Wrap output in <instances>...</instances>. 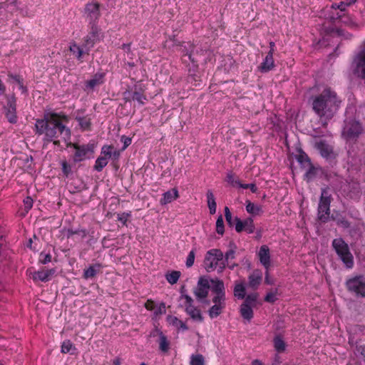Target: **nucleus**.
<instances>
[{
	"mask_svg": "<svg viewBox=\"0 0 365 365\" xmlns=\"http://www.w3.org/2000/svg\"><path fill=\"white\" fill-rule=\"evenodd\" d=\"M76 120L78 121V125L81 126V128L83 130H89L91 128V118L88 116H77L76 118Z\"/></svg>",
	"mask_w": 365,
	"mask_h": 365,
	"instance_id": "37",
	"label": "nucleus"
},
{
	"mask_svg": "<svg viewBox=\"0 0 365 365\" xmlns=\"http://www.w3.org/2000/svg\"><path fill=\"white\" fill-rule=\"evenodd\" d=\"M73 146L76 150L73 155L74 162H80L86 158L88 153L90 151L92 152V150L90 148L88 145H78L73 144Z\"/></svg>",
	"mask_w": 365,
	"mask_h": 365,
	"instance_id": "19",
	"label": "nucleus"
},
{
	"mask_svg": "<svg viewBox=\"0 0 365 365\" xmlns=\"http://www.w3.org/2000/svg\"><path fill=\"white\" fill-rule=\"evenodd\" d=\"M84 16L89 25L97 24L101 16L100 4L97 2L87 4L84 9Z\"/></svg>",
	"mask_w": 365,
	"mask_h": 365,
	"instance_id": "10",
	"label": "nucleus"
},
{
	"mask_svg": "<svg viewBox=\"0 0 365 365\" xmlns=\"http://www.w3.org/2000/svg\"><path fill=\"white\" fill-rule=\"evenodd\" d=\"M51 261V255L50 254L41 253L39 262L46 264Z\"/></svg>",
	"mask_w": 365,
	"mask_h": 365,
	"instance_id": "54",
	"label": "nucleus"
},
{
	"mask_svg": "<svg viewBox=\"0 0 365 365\" xmlns=\"http://www.w3.org/2000/svg\"><path fill=\"white\" fill-rule=\"evenodd\" d=\"M246 210L252 215H259L262 213V207L256 205L250 201L246 202Z\"/></svg>",
	"mask_w": 365,
	"mask_h": 365,
	"instance_id": "31",
	"label": "nucleus"
},
{
	"mask_svg": "<svg viewBox=\"0 0 365 365\" xmlns=\"http://www.w3.org/2000/svg\"><path fill=\"white\" fill-rule=\"evenodd\" d=\"M195 45L191 43L190 42L184 43V44L181 45V52L183 56H187L189 60L195 65L197 66V63L199 59H196L195 58L194 53Z\"/></svg>",
	"mask_w": 365,
	"mask_h": 365,
	"instance_id": "20",
	"label": "nucleus"
},
{
	"mask_svg": "<svg viewBox=\"0 0 365 365\" xmlns=\"http://www.w3.org/2000/svg\"><path fill=\"white\" fill-rule=\"evenodd\" d=\"M56 270L54 269L35 272L33 274V279L34 280L47 282L51 279V276L54 274Z\"/></svg>",
	"mask_w": 365,
	"mask_h": 365,
	"instance_id": "26",
	"label": "nucleus"
},
{
	"mask_svg": "<svg viewBox=\"0 0 365 365\" xmlns=\"http://www.w3.org/2000/svg\"><path fill=\"white\" fill-rule=\"evenodd\" d=\"M305 168H307V170L304 174L305 178L307 181L313 180L316 177L319 171V168L314 167L312 163L310 165H307Z\"/></svg>",
	"mask_w": 365,
	"mask_h": 365,
	"instance_id": "34",
	"label": "nucleus"
},
{
	"mask_svg": "<svg viewBox=\"0 0 365 365\" xmlns=\"http://www.w3.org/2000/svg\"><path fill=\"white\" fill-rule=\"evenodd\" d=\"M277 290L274 292H269L264 297V301L269 303H274L277 300Z\"/></svg>",
	"mask_w": 365,
	"mask_h": 365,
	"instance_id": "55",
	"label": "nucleus"
},
{
	"mask_svg": "<svg viewBox=\"0 0 365 365\" xmlns=\"http://www.w3.org/2000/svg\"><path fill=\"white\" fill-rule=\"evenodd\" d=\"M230 247H232V245H230ZM235 245H233V247H231L228 251H227L224 255L225 261L228 262L230 259H233L235 257Z\"/></svg>",
	"mask_w": 365,
	"mask_h": 365,
	"instance_id": "45",
	"label": "nucleus"
},
{
	"mask_svg": "<svg viewBox=\"0 0 365 365\" xmlns=\"http://www.w3.org/2000/svg\"><path fill=\"white\" fill-rule=\"evenodd\" d=\"M331 202V196L329 193V188H322L317 214L318 220L322 223L328 222L329 219Z\"/></svg>",
	"mask_w": 365,
	"mask_h": 365,
	"instance_id": "4",
	"label": "nucleus"
},
{
	"mask_svg": "<svg viewBox=\"0 0 365 365\" xmlns=\"http://www.w3.org/2000/svg\"><path fill=\"white\" fill-rule=\"evenodd\" d=\"M234 295L238 299L245 297V287L243 283H237L234 287Z\"/></svg>",
	"mask_w": 365,
	"mask_h": 365,
	"instance_id": "36",
	"label": "nucleus"
},
{
	"mask_svg": "<svg viewBox=\"0 0 365 365\" xmlns=\"http://www.w3.org/2000/svg\"><path fill=\"white\" fill-rule=\"evenodd\" d=\"M340 103L336 93L327 88L314 98L312 108L321 118L329 120L336 113Z\"/></svg>",
	"mask_w": 365,
	"mask_h": 365,
	"instance_id": "2",
	"label": "nucleus"
},
{
	"mask_svg": "<svg viewBox=\"0 0 365 365\" xmlns=\"http://www.w3.org/2000/svg\"><path fill=\"white\" fill-rule=\"evenodd\" d=\"M178 197V190L173 189V190H169L165 192L163 194V198L160 200V203L162 205H166L168 203L171 202L173 200L176 199Z\"/></svg>",
	"mask_w": 365,
	"mask_h": 365,
	"instance_id": "30",
	"label": "nucleus"
},
{
	"mask_svg": "<svg viewBox=\"0 0 365 365\" xmlns=\"http://www.w3.org/2000/svg\"><path fill=\"white\" fill-rule=\"evenodd\" d=\"M112 146L103 145L101 148V155H103V157L110 158L112 157Z\"/></svg>",
	"mask_w": 365,
	"mask_h": 365,
	"instance_id": "51",
	"label": "nucleus"
},
{
	"mask_svg": "<svg viewBox=\"0 0 365 365\" xmlns=\"http://www.w3.org/2000/svg\"><path fill=\"white\" fill-rule=\"evenodd\" d=\"M180 274L179 271H172L170 273L165 274V278L170 284H174L178 281Z\"/></svg>",
	"mask_w": 365,
	"mask_h": 365,
	"instance_id": "38",
	"label": "nucleus"
},
{
	"mask_svg": "<svg viewBox=\"0 0 365 365\" xmlns=\"http://www.w3.org/2000/svg\"><path fill=\"white\" fill-rule=\"evenodd\" d=\"M172 323H173V324H174L177 327H179L182 330L188 329V327H187V325L182 321L179 320L177 317H173L172 319Z\"/></svg>",
	"mask_w": 365,
	"mask_h": 365,
	"instance_id": "53",
	"label": "nucleus"
},
{
	"mask_svg": "<svg viewBox=\"0 0 365 365\" xmlns=\"http://www.w3.org/2000/svg\"><path fill=\"white\" fill-rule=\"evenodd\" d=\"M262 280V273L259 269H255L248 277V286L255 290L258 288Z\"/></svg>",
	"mask_w": 365,
	"mask_h": 365,
	"instance_id": "23",
	"label": "nucleus"
},
{
	"mask_svg": "<svg viewBox=\"0 0 365 365\" xmlns=\"http://www.w3.org/2000/svg\"><path fill=\"white\" fill-rule=\"evenodd\" d=\"M346 4L344 1H341L339 4H333L331 6L332 9H339L341 12H344L346 10Z\"/></svg>",
	"mask_w": 365,
	"mask_h": 365,
	"instance_id": "56",
	"label": "nucleus"
},
{
	"mask_svg": "<svg viewBox=\"0 0 365 365\" xmlns=\"http://www.w3.org/2000/svg\"><path fill=\"white\" fill-rule=\"evenodd\" d=\"M354 73L365 79V42L359 47L358 53L353 60Z\"/></svg>",
	"mask_w": 365,
	"mask_h": 365,
	"instance_id": "8",
	"label": "nucleus"
},
{
	"mask_svg": "<svg viewBox=\"0 0 365 365\" xmlns=\"http://www.w3.org/2000/svg\"><path fill=\"white\" fill-rule=\"evenodd\" d=\"M204 264L208 272L217 269L218 273H222L226 267V263L225 262H218L212 255H210L207 252L205 257Z\"/></svg>",
	"mask_w": 365,
	"mask_h": 365,
	"instance_id": "13",
	"label": "nucleus"
},
{
	"mask_svg": "<svg viewBox=\"0 0 365 365\" xmlns=\"http://www.w3.org/2000/svg\"><path fill=\"white\" fill-rule=\"evenodd\" d=\"M4 113L11 123H16L17 121L16 116V100L14 96L7 98L6 105L4 107Z\"/></svg>",
	"mask_w": 365,
	"mask_h": 365,
	"instance_id": "11",
	"label": "nucleus"
},
{
	"mask_svg": "<svg viewBox=\"0 0 365 365\" xmlns=\"http://www.w3.org/2000/svg\"><path fill=\"white\" fill-rule=\"evenodd\" d=\"M210 288V281L207 279L200 277L197 282V287L194 289V294L196 299L207 305L210 304V301L206 299Z\"/></svg>",
	"mask_w": 365,
	"mask_h": 365,
	"instance_id": "6",
	"label": "nucleus"
},
{
	"mask_svg": "<svg viewBox=\"0 0 365 365\" xmlns=\"http://www.w3.org/2000/svg\"><path fill=\"white\" fill-rule=\"evenodd\" d=\"M258 256L261 264L266 269H269L270 266V254L269 247L267 245H262L259 249Z\"/></svg>",
	"mask_w": 365,
	"mask_h": 365,
	"instance_id": "24",
	"label": "nucleus"
},
{
	"mask_svg": "<svg viewBox=\"0 0 365 365\" xmlns=\"http://www.w3.org/2000/svg\"><path fill=\"white\" fill-rule=\"evenodd\" d=\"M257 297H258L257 293L250 294L244 298L245 301H244L243 304H247V305H250L252 307H255Z\"/></svg>",
	"mask_w": 365,
	"mask_h": 365,
	"instance_id": "39",
	"label": "nucleus"
},
{
	"mask_svg": "<svg viewBox=\"0 0 365 365\" xmlns=\"http://www.w3.org/2000/svg\"><path fill=\"white\" fill-rule=\"evenodd\" d=\"M72 348L73 344L71 343V341H64L61 345V352L63 354H67L71 351Z\"/></svg>",
	"mask_w": 365,
	"mask_h": 365,
	"instance_id": "50",
	"label": "nucleus"
},
{
	"mask_svg": "<svg viewBox=\"0 0 365 365\" xmlns=\"http://www.w3.org/2000/svg\"><path fill=\"white\" fill-rule=\"evenodd\" d=\"M89 32L84 37L83 46L86 52H89L94 45L100 41L101 29L97 24L89 25Z\"/></svg>",
	"mask_w": 365,
	"mask_h": 365,
	"instance_id": "9",
	"label": "nucleus"
},
{
	"mask_svg": "<svg viewBox=\"0 0 365 365\" xmlns=\"http://www.w3.org/2000/svg\"><path fill=\"white\" fill-rule=\"evenodd\" d=\"M132 98L133 101H137L141 105H143L145 103V101L147 100L146 97L140 93V92L135 91L133 94Z\"/></svg>",
	"mask_w": 365,
	"mask_h": 365,
	"instance_id": "47",
	"label": "nucleus"
},
{
	"mask_svg": "<svg viewBox=\"0 0 365 365\" xmlns=\"http://www.w3.org/2000/svg\"><path fill=\"white\" fill-rule=\"evenodd\" d=\"M35 127L36 133L45 134L44 140L53 141L56 145L60 144V141L56 140L58 138L61 137L65 141L71 138L70 129L61 123L60 116L56 113H48L43 119L37 120Z\"/></svg>",
	"mask_w": 365,
	"mask_h": 365,
	"instance_id": "1",
	"label": "nucleus"
},
{
	"mask_svg": "<svg viewBox=\"0 0 365 365\" xmlns=\"http://www.w3.org/2000/svg\"><path fill=\"white\" fill-rule=\"evenodd\" d=\"M252 306L247 304H242L240 306V312L243 319L250 322L253 318V310Z\"/></svg>",
	"mask_w": 365,
	"mask_h": 365,
	"instance_id": "29",
	"label": "nucleus"
},
{
	"mask_svg": "<svg viewBox=\"0 0 365 365\" xmlns=\"http://www.w3.org/2000/svg\"><path fill=\"white\" fill-rule=\"evenodd\" d=\"M216 232L217 234L222 235L225 232L224 221L222 215H220L216 221Z\"/></svg>",
	"mask_w": 365,
	"mask_h": 365,
	"instance_id": "44",
	"label": "nucleus"
},
{
	"mask_svg": "<svg viewBox=\"0 0 365 365\" xmlns=\"http://www.w3.org/2000/svg\"><path fill=\"white\" fill-rule=\"evenodd\" d=\"M274 348L278 352H283L285 350V343L279 337H275L274 340Z\"/></svg>",
	"mask_w": 365,
	"mask_h": 365,
	"instance_id": "43",
	"label": "nucleus"
},
{
	"mask_svg": "<svg viewBox=\"0 0 365 365\" xmlns=\"http://www.w3.org/2000/svg\"><path fill=\"white\" fill-rule=\"evenodd\" d=\"M346 289L358 297L365 298V277L357 275L347 279L345 282Z\"/></svg>",
	"mask_w": 365,
	"mask_h": 365,
	"instance_id": "5",
	"label": "nucleus"
},
{
	"mask_svg": "<svg viewBox=\"0 0 365 365\" xmlns=\"http://www.w3.org/2000/svg\"><path fill=\"white\" fill-rule=\"evenodd\" d=\"M330 19L333 21L339 19L342 24L351 28L359 27V24L355 21V20L351 16L346 15L344 13L341 14L337 13L336 16H331Z\"/></svg>",
	"mask_w": 365,
	"mask_h": 365,
	"instance_id": "21",
	"label": "nucleus"
},
{
	"mask_svg": "<svg viewBox=\"0 0 365 365\" xmlns=\"http://www.w3.org/2000/svg\"><path fill=\"white\" fill-rule=\"evenodd\" d=\"M195 251L191 250L189 252L188 256L187 257V260H186V266L187 267H190L193 265L194 261H195Z\"/></svg>",
	"mask_w": 365,
	"mask_h": 365,
	"instance_id": "52",
	"label": "nucleus"
},
{
	"mask_svg": "<svg viewBox=\"0 0 365 365\" xmlns=\"http://www.w3.org/2000/svg\"><path fill=\"white\" fill-rule=\"evenodd\" d=\"M274 67V62L273 58V54L272 52H268L265 58L259 66V70L262 73H267L271 71Z\"/></svg>",
	"mask_w": 365,
	"mask_h": 365,
	"instance_id": "25",
	"label": "nucleus"
},
{
	"mask_svg": "<svg viewBox=\"0 0 365 365\" xmlns=\"http://www.w3.org/2000/svg\"><path fill=\"white\" fill-rule=\"evenodd\" d=\"M70 51L74 55H76V58L78 60H81L83 53H88V52L85 51V48L82 46V48L78 46L76 43H73L70 46Z\"/></svg>",
	"mask_w": 365,
	"mask_h": 365,
	"instance_id": "33",
	"label": "nucleus"
},
{
	"mask_svg": "<svg viewBox=\"0 0 365 365\" xmlns=\"http://www.w3.org/2000/svg\"><path fill=\"white\" fill-rule=\"evenodd\" d=\"M235 230L237 232H241L243 230L251 234L255 232V225L252 217H247L245 220H241L239 217H235Z\"/></svg>",
	"mask_w": 365,
	"mask_h": 365,
	"instance_id": "16",
	"label": "nucleus"
},
{
	"mask_svg": "<svg viewBox=\"0 0 365 365\" xmlns=\"http://www.w3.org/2000/svg\"><path fill=\"white\" fill-rule=\"evenodd\" d=\"M128 217H130V214L126 212L119 213L118 214L117 219L118 221L121 222L123 225H125Z\"/></svg>",
	"mask_w": 365,
	"mask_h": 365,
	"instance_id": "57",
	"label": "nucleus"
},
{
	"mask_svg": "<svg viewBox=\"0 0 365 365\" xmlns=\"http://www.w3.org/2000/svg\"><path fill=\"white\" fill-rule=\"evenodd\" d=\"M337 225L343 227L344 228H348L350 227L349 222L344 217H341L337 220Z\"/></svg>",
	"mask_w": 365,
	"mask_h": 365,
	"instance_id": "60",
	"label": "nucleus"
},
{
	"mask_svg": "<svg viewBox=\"0 0 365 365\" xmlns=\"http://www.w3.org/2000/svg\"><path fill=\"white\" fill-rule=\"evenodd\" d=\"M210 288L214 296L212 298H222L226 299L225 287L222 280L217 278L210 279Z\"/></svg>",
	"mask_w": 365,
	"mask_h": 365,
	"instance_id": "15",
	"label": "nucleus"
},
{
	"mask_svg": "<svg viewBox=\"0 0 365 365\" xmlns=\"http://www.w3.org/2000/svg\"><path fill=\"white\" fill-rule=\"evenodd\" d=\"M131 43H123L120 48L124 51V56H127V57L130 59H133V53L130 48Z\"/></svg>",
	"mask_w": 365,
	"mask_h": 365,
	"instance_id": "46",
	"label": "nucleus"
},
{
	"mask_svg": "<svg viewBox=\"0 0 365 365\" xmlns=\"http://www.w3.org/2000/svg\"><path fill=\"white\" fill-rule=\"evenodd\" d=\"M120 140L123 143V150L127 148L131 144L132 142L131 138L125 135H123L120 138Z\"/></svg>",
	"mask_w": 365,
	"mask_h": 365,
	"instance_id": "58",
	"label": "nucleus"
},
{
	"mask_svg": "<svg viewBox=\"0 0 365 365\" xmlns=\"http://www.w3.org/2000/svg\"><path fill=\"white\" fill-rule=\"evenodd\" d=\"M361 124L355 120L347 121L343 130V135L348 139H354L361 133Z\"/></svg>",
	"mask_w": 365,
	"mask_h": 365,
	"instance_id": "12",
	"label": "nucleus"
},
{
	"mask_svg": "<svg viewBox=\"0 0 365 365\" xmlns=\"http://www.w3.org/2000/svg\"><path fill=\"white\" fill-rule=\"evenodd\" d=\"M108 159L106 157L99 156L96 160L94 169L98 172H101L107 165Z\"/></svg>",
	"mask_w": 365,
	"mask_h": 365,
	"instance_id": "35",
	"label": "nucleus"
},
{
	"mask_svg": "<svg viewBox=\"0 0 365 365\" xmlns=\"http://www.w3.org/2000/svg\"><path fill=\"white\" fill-rule=\"evenodd\" d=\"M190 365H205V359L202 354H192L190 358Z\"/></svg>",
	"mask_w": 365,
	"mask_h": 365,
	"instance_id": "40",
	"label": "nucleus"
},
{
	"mask_svg": "<svg viewBox=\"0 0 365 365\" xmlns=\"http://www.w3.org/2000/svg\"><path fill=\"white\" fill-rule=\"evenodd\" d=\"M24 203L25 205V209L28 211L30 210L33 206V200L30 197H27L24 199Z\"/></svg>",
	"mask_w": 365,
	"mask_h": 365,
	"instance_id": "61",
	"label": "nucleus"
},
{
	"mask_svg": "<svg viewBox=\"0 0 365 365\" xmlns=\"http://www.w3.org/2000/svg\"><path fill=\"white\" fill-rule=\"evenodd\" d=\"M236 185H237L238 187L244 188V189H250L252 192L255 193L257 191V187L255 184L250 183V184H243L241 183L240 181H236Z\"/></svg>",
	"mask_w": 365,
	"mask_h": 365,
	"instance_id": "48",
	"label": "nucleus"
},
{
	"mask_svg": "<svg viewBox=\"0 0 365 365\" xmlns=\"http://www.w3.org/2000/svg\"><path fill=\"white\" fill-rule=\"evenodd\" d=\"M332 247L339 258L343 262L346 268L351 269L354 266V257L350 252L349 245L341 238H336L332 241Z\"/></svg>",
	"mask_w": 365,
	"mask_h": 365,
	"instance_id": "3",
	"label": "nucleus"
},
{
	"mask_svg": "<svg viewBox=\"0 0 365 365\" xmlns=\"http://www.w3.org/2000/svg\"><path fill=\"white\" fill-rule=\"evenodd\" d=\"M159 335V349L163 353H167L170 349V342L168 341L166 336L160 330L155 331Z\"/></svg>",
	"mask_w": 365,
	"mask_h": 365,
	"instance_id": "28",
	"label": "nucleus"
},
{
	"mask_svg": "<svg viewBox=\"0 0 365 365\" xmlns=\"http://www.w3.org/2000/svg\"><path fill=\"white\" fill-rule=\"evenodd\" d=\"M348 162L356 168H360L364 163V155L363 152L356 153L354 149L348 151Z\"/></svg>",
	"mask_w": 365,
	"mask_h": 365,
	"instance_id": "18",
	"label": "nucleus"
},
{
	"mask_svg": "<svg viewBox=\"0 0 365 365\" xmlns=\"http://www.w3.org/2000/svg\"><path fill=\"white\" fill-rule=\"evenodd\" d=\"M227 182L230 183L233 186H237V185H236L237 180H235L234 175L232 173H227Z\"/></svg>",
	"mask_w": 365,
	"mask_h": 365,
	"instance_id": "62",
	"label": "nucleus"
},
{
	"mask_svg": "<svg viewBox=\"0 0 365 365\" xmlns=\"http://www.w3.org/2000/svg\"><path fill=\"white\" fill-rule=\"evenodd\" d=\"M225 217L226 221H227V224L229 225V226H230V227L233 226L234 222L235 223V218L234 219L232 218L230 210L227 207H225Z\"/></svg>",
	"mask_w": 365,
	"mask_h": 365,
	"instance_id": "49",
	"label": "nucleus"
},
{
	"mask_svg": "<svg viewBox=\"0 0 365 365\" xmlns=\"http://www.w3.org/2000/svg\"><path fill=\"white\" fill-rule=\"evenodd\" d=\"M214 304L207 311L208 315L211 319L217 318L220 316L226 307V299L212 298Z\"/></svg>",
	"mask_w": 365,
	"mask_h": 365,
	"instance_id": "14",
	"label": "nucleus"
},
{
	"mask_svg": "<svg viewBox=\"0 0 365 365\" xmlns=\"http://www.w3.org/2000/svg\"><path fill=\"white\" fill-rule=\"evenodd\" d=\"M62 171L66 176L68 175V174L71 172V166L66 162L63 161L62 163Z\"/></svg>",
	"mask_w": 365,
	"mask_h": 365,
	"instance_id": "59",
	"label": "nucleus"
},
{
	"mask_svg": "<svg viewBox=\"0 0 365 365\" xmlns=\"http://www.w3.org/2000/svg\"><path fill=\"white\" fill-rule=\"evenodd\" d=\"M264 282L266 284H273V280L272 279H270V277H269L268 269H266V272H265Z\"/></svg>",
	"mask_w": 365,
	"mask_h": 365,
	"instance_id": "64",
	"label": "nucleus"
},
{
	"mask_svg": "<svg viewBox=\"0 0 365 365\" xmlns=\"http://www.w3.org/2000/svg\"><path fill=\"white\" fill-rule=\"evenodd\" d=\"M9 77L14 79L19 85L23 82V79L19 76L10 73L9 74Z\"/></svg>",
	"mask_w": 365,
	"mask_h": 365,
	"instance_id": "63",
	"label": "nucleus"
},
{
	"mask_svg": "<svg viewBox=\"0 0 365 365\" xmlns=\"http://www.w3.org/2000/svg\"><path fill=\"white\" fill-rule=\"evenodd\" d=\"M210 255H212L218 262H223L224 255L219 249H212L207 251Z\"/></svg>",
	"mask_w": 365,
	"mask_h": 365,
	"instance_id": "41",
	"label": "nucleus"
},
{
	"mask_svg": "<svg viewBox=\"0 0 365 365\" xmlns=\"http://www.w3.org/2000/svg\"><path fill=\"white\" fill-rule=\"evenodd\" d=\"M105 74L103 73H96L92 78L86 82V91H92L96 86L103 83Z\"/></svg>",
	"mask_w": 365,
	"mask_h": 365,
	"instance_id": "22",
	"label": "nucleus"
},
{
	"mask_svg": "<svg viewBox=\"0 0 365 365\" xmlns=\"http://www.w3.org/2000/svg\"><path fill=\"white\" fill-rule=\"evenodd\" d=\"M207 206L209 207L210 212L211 215H213L216 212L217 205H216L214 195L210 190H207Z\"/></svg>",
	"mask_w": 365,
	"mask_h": 365,
	"instance_id": "32",
	"label": "nucleus"
},
{
	"mask_svg": "<svg viewBox=\"0 0 365 365\" xmlns=\"http://www.w3.org/2000/svg\"><path fill=\"white\" fill-rule=\"evenodd\" d=\"M316 148L324 158L330 160L335 158L336 155L334 153L332 147L325 141L320 140L317 142L316 143Z\"/></svg>",
	"mask_w": 365,
	"mask_h": 365,
	"instance_id": "17",
	"label": "nucleus"
},
{
	"mask_svg": "<svg viewBox=\"0 0 365 365\" xmlns=\"http://www.w3.org/2000/svg\"><path fill=\"white\" fill-rule=\"evenodd\" d=\"M180 299H185V304L182 307H185V311L194 321L202 322L204 319L200 310L193 305L192 298L187 294H181Z\"/></svg>",
	"mask_w": 365,
	"mask_h": 365,
	"instance_id": "7",
	"label": "nucleus"
},
{
	"mask_svg": "<svg viewBox=\"0 0 365 365\" xmlns=\"http://www.w3.org/2000/svg\"><path fill=\"white\" fill-rule=\"evenodd\" d=\"M297 160L304 167H306L307 165H310V163H311V160H310L309 158L304 152H302L298 155Z\"/></svg>",
	"mask_w": 365,
	"mask_h": 365,
	"instance_id": "42",
	"label": "nucleus"
},
{
	"mask_svg": "<svg viewBox=\"0 0 365 365\" xmlns=\"http://www.w3.org/2000/svg\"><path fill=\"white\" fill-rule=\"evenodd\" d=\"M102 264L96 263L91 265L88 269L83 272V278L86 279L94 277L98 273L101 272Z\"/></svg>",
	"mask_w": 365,
	"mask_h": 365,
	"instance_id": "27",
	"label": "nucleus"
}]
</instances>
